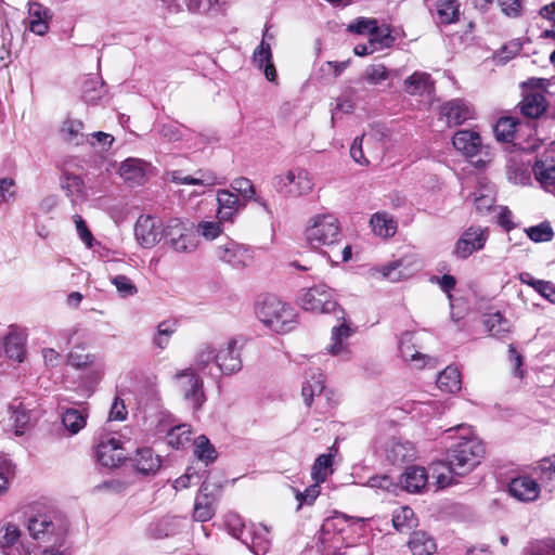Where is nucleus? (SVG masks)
Segmentation results:
<instances>
[{"instance_id":"nucleus-1","label":"nucleus","mask_w":555,"mask_h":555,"mask_svg":"<svg viewBox=\"0 0 555 555\" xmlns=\"http://www.w3.org/2000/svg\"><path fill=\"white\" fill-rule=\"evenodd\" d=\"M449 438L453 433L459 434L460 440L448 451V464L450 470L456 476H464L472 472L479 463L485 453V448L479 438L467 425L461 424L446 430Z\"/></svg>"},{"instance_id":"nucleus-2","label":"nucleus","mask_w":555,"mask_h":555,"mask_svg":"<svg viewBox=\"0 0 555 555\" xmlns=\"http://www.w3.org/2000/svg\"><path fill=\"white\" fill-rule=\"evenodd\" d=\"M255 312L266 327L279 334L291 332L297 324L295 309L274 295H267L259 299L256 302Z\"/></svg>"},{"instance_id":"nucleus-3","label":"nucleus","mask_w":555,"mask_h":555,"mask_svg":"<svg viewBox=\"0 0 555 555\" xmlns=\"http://www.w3.org/2000/svg\"><path fill=\"white\" fill-rule=\"evenodd\" d=\"M306 241L313 249L333 250L343 240L341 224L333 214L322 212L309 218L305 230Z\"/></svg>"},{"instance_id":"nucleus-4","label":"nucleus","mask_w":555,"mask_h":555,"mask_svg":"<svg viewBox=\"0 0 555 555\" xmlns=\"http://www.w3.org/2000/svg\"><path fill=\"white\" fill-rule=\"evenodd\" d=\"M299 306L312 313H334L337 319H344L345 310L335 299L334 291L325 284H319L301 291L298 297Z\"/></svg>"},{"instance_id":"nucleus-5","label":"nucleus","mask_w":555,"mask_h":555,"mask_svg":"<svg viewBox=\"0 0 555 555\" xmlns=\"http://www.w3.org/2000/svg\"><path fill=\"white\" fill-rule=\"evenodd\" d=\"M165 243L177 253L191 254L198 247L192 225L180 218H171L164 230Z\"/></svg>"},{"instance_id":"nucleus-6","label":"nucleus","mask_w":555,"mask_h":555,"mask_svg":"<svg viewBox=\"0 0 555 555\" xmlns=\"http://www.w3.org/2000/svg\"><path fill=\"white\" fill-rule=\"evenodd\" d=\"M313 179L304 168H294L273 179L275 190L289 197H298L310 193L313 189Z\"/></svg>"},{"instance_id":"nucleus-7","label":"nucleus","mask_w":555,"mask_h":555,"mask_svg":"<svg viewBox=\"0 0 555 555\" xmlns=\"http://www.w3.org/2000/svg\"><path fill=\"white\" fill-rule=\"evenodd\" d=\"M27 528L33 539L61 543L65 537V528L60 520H53L47 514H39L28 519Z\"/></svg>"},{"instance_id":"nucleus-8","label":"nucleus","mask_w":555,"mask_h":555,"mask_svg":"<svg viewBox=\"0 0 555 555\" xmlns=\"http://www.w3.org/2000/svg\"><path fill=\"white\" fill-rule=\"evenodd\" d=\"M183 398L193 411H198L206 398L203 391V380L194 369H185L176 374Z\"/></svg>"},{"instance_id":"nucleus-9","label":"nucleus","mask_w":555,"mask_h":555,"mask_svg":"<svg viewBox=\"0 0 555 555\" xmlns=\"http://www.w3.org/2000/svg\"><path fill=\"white\" fill-rule=\"evenodd\" d=\"M338 320L341 321V323L332 327L331 341L326 347V351L333 357L347 361L351 358L349 339L354 334L356 328H353L350 321L346 319V314L344 319Z\"/></svg>"},{"instance_id":"nucleus-10","label":"nucleus","mask_w":555,"mask_h":555,"mask_svg":"<svg viewBox=\"0 0 555 555\" xmlns=\"http://www.w3.org/2000/svg\"><path fill=\"white\" fill-rule=\"evenodd\" d=\"M164 230L158 217L141 215L134 224V236L142 247L152 248L164 237Z\"/></svg>"},{"instance_id":"nucleus-11","label":"nucleus","mask_w":555,"mask_h":555,"mask_svg":"<svg viewBox=\"0 0 555 555\" xmlns=\"http://www.w3.org/2000/svg\"><path fill=\"white\" fill-rule=\"evenodd\" d=\"M219 260L234 269H244L253 263L251 250L233 240H227L215 249Z\"/></svg>"},{"instance_id":"nucleus-12","label":"nucleus","mask_w":555,"mask_h":555,"mask_svg":"<svg viewBox=\"0 0 555 555\" xmlns=\"http://www.w3.org/2000/svg\"><path fill=\"white\" fill-rule=\"evenodd\" d=\"M489 236L487 228L469 227L456 241L453 254L460 259H466L475 251L481 250Z\"/></svg>"},{"instance_id":"nucleus-13","label":"nucleus","mask_w":555,"mask_h":555,"mask_svg":"<svg viewBox=\"0 0 555 555\" xmlns=\"http://www.w3.org/2000/svg\"><path fill=\"white\" fill-rule=\"evenodd\" d=\"M21 535L16 524L0 521V548L5 555H31V548L22 541Z\"/></svg>"},{"instance_id":"nucleus-14","label":"nucleus","mask_w":555,"mask_h":555,"mask_svg":"<svg viewBox=\"0 0 555 555\" xmlns=\"http://www.w3.org/2000/svg\"><path fill=\"white\" fill-rule=\"evenodd\" d=\"M242 366L241 348L235 339H230L217 348V369L221 374H235Z\"/></svg>"},{"instance_id":"nucleus-15","label":"nucleus","mask_w":555,"mask_h":555,"mask_svg":"<svg viewBox=\"0 0 555 555\" xmlns=\"http://www.w3.org/2000/svg\"><path fill=\"white\" fill-rule=\"evenodd\" d=\"M532 172L540 188L555 196V155L542 154L533 164Z\"/></svg>"},{"instance_id":"nucleus-16","label":"nucleus","mask_w":555,"mask_h":555,"mask_svg":"<svg viewBox=\"0 0 555 555\" xmlns=\"http://www.w3.org/2000/svg\"><path fill=\"white\" fill-rule=\"evenodd\" d=\"M95 455L98 462L105 467H116L126 459L120 441L111 436L101 438Z\"/></svg>"},{"instance_id":"nucleus-17","label":"nucleus","mask_w":555,"mask_h":555,"mask_svg":"<svg viewBox=\"0 0 555 555\" xmlns=\"http://www.w3.org/2000/svg\"><path fill=\"white\" fill-rule=\"evenodd\" d=\"M255 555H266L271 547L270 532L262 524H249L242 541Z\"/></svg>"},{"instance_id":"nucleus-18","label":"nucleus","mask_w":555,"mask_h":555,"mask_svg":"<svg viewBox=\"0 0 555 555\" xmlns=\"http://www.w3.org/2000/svg\"><path fill=\"white\" fill-rule=\"evenodd\" d=\"M385 453L386 460L392 465H401L411 462L416 455L414 444L401 438L390 439L386 444Z\"/></svg>"},{"instance_id":"nucleus-19","label":"nucleus","mask_w":555,"mask_h":555,"mask_svg":"<svg viewBox=\"0 0 555 555\" xmlns=\"http://www.w3.org/2000/svg\"><path fill=\"white\" fill-rule=\"evenodd\" d=\"M150 165L139 158H127L119 167L121 179L130 186L141 185L146 180Z\"/></svg>"},{"instance_id":"nucleus-20","label":"nucleus","mask_w":555,"mask_h":555,"mask_svg":"<svg viewBox=\"0 0 555 555\" xmlns=\"http://www.w3.org/2000/svg\"><path fill=\"white\" fill-rule=\"evenodd\" d=\"M511 495L524 502L534 501L540 492L538 482L528 476H520L512 479L508 486Z\"/></svg>"},{"instance_id":"nucleus-21","label":"nucleus","mask_w":555,"mask_h":555,"mask_svg":"<svg viewBox=\"0 0 555 555\" xmlns=\"http://www.w3.org/2000/svg\"><path fill=\"white\" fill-rule=\"evenodd\" d=\"M441 116L449 127L462 125L473 117V111L462 100H452L441 106Z\"/></svg>"},{"instance_id":"nucleus-22","label":"nucleus","mask_w":555,"mask_h":555,"mask_svg":"<svg viewBox=\"0 0 555 555\" xmlns=\"http://www.w3.org/2000/svg\"><path fill=\"white\" fill-rule=\"evenodd\" d=\"M453 146L467 157L476 156L482 147V141L478 132L460 130L453 135Z\"/></svg>"},{"instance_id":"nucleus-23","label":"nucleus","mask_w":555,"mask_h":555,"mask_svg":"<svg viewBox=\"0 0 555 555\" xmlns=\"http://www.w3.org/2000/svg\"><path fill=\"white\" fill-rule=\"evenodd\" d=\"M268 29L263 33V39L254 52L255 64L263 70L266 78L274 82L276 80V70L272 63V53L270 44L266 42V38H269Z\"/></svg>"},{"instance_id":"nucleus-24","label":"nucleus","mask_w":555,"mask_h":555,"mask_svg":"<svg viewBox=\"0 0 555 555\" xmlns=\"http://www.w3.org/2000/svg\"><path fill=\"white\" fill-rule=\"evenodd\" d=\"M29 29L36 35L43 36L48 33L49 21L52 14L49 9L36 1L28 3Z\"/></svg>"},{"instance_id":"nucleus-25","label":"nucleus","mask_w":555,"mask_h":555,"mask_svg":"<svg viewBox=\"0 0 555 555\" xmlns=\"http://www.w3.org/2000/svg\"><path fill=\"white\" fill-rule=\"evenodd\" d=\"M369 223L372 232L382 238L393 237L398 230V221L393 216L386 211H377L373 214Z\"/></svg>"},{"instance_id":"nucleus-26","label":"nucleus","mask_w":555,"mask_h":555,"mask_svg":"<svg viewBox=\"0 0 555 555\" xmlns=\"http://www.w3.org/2000/svg\"><path fill=\"white\" fill-rule=\"evenodd\" d=\"M428 474L424 467L410 466L402 474L401 483L403 488L411 493H420L426 487L431 485L428 482Z\"/></svg>"},{"instance_id":"nucleus-27","label":"nucleus","mask_w":555,"mask_h":555,"mask_svg":"<svg viewBox=\"0 0 555 555\" xmlns=\"http://www.w3.org/2000/svg\"><path fill=\"white\" fill-rule=\"evenodd\" d=\"M338 450L333 444L327 453L320 454L311 467V478L314 482H325L328 476L334 473L333 463Z\"/></svg>"},{"instance_id":"nucleus-28","label":"nucleus","mask_w":555,"mask_h":555,"mask_svg":"<svg viewBox=\"0 0 555 555\" xmlns=\"http://www.w3.org/2000/svg\"><path fill=\"white\" fill-rule=\"evenodd\" d=\"M182 519L178 517H166L149 524L146 534L152 539H164L179 532Z\"/></svg>"},{"instance_id":"nucleus-29","label":"nucleus","mask_w":555,"mask_h":555,"mask_svg":"<svg viewBox=\"0 0 555 555\" xmlns=\"http://www.w3.org/2000/svg\"><path fill=\"white\" fill-rule=\"evenodd\" d=\"M88 418V409L85 405L66 409L62 413V424L70 435H77L86 427Z\"/></svg>"},{"instance_id":"nucleus-30","label":"nucleus","mask_w":555,"mask_h":555,"mask_svg":"<svg viewBox=\"0 0 555 555\" xmlns=\"http://www.w3.org/2000/svg\"><path fill=\"white\" fill-rule=\"evenodd\" d=\"M208 483L204 481L201 486L199 494L195 499L193 516L194 519L197 521H207L215 514V509L212 506L214 499L208 493Z\"/></svg>"},{"instance_id":"nucleus-31","label":"nucleus","mask_w":555,"mask_h":555,"mask_svg":"<svg viewBox=\"0 0 555 555\" xmlns=\"http://www.w3.org/2000/svg\"><path fill=\"white\" fill-rule=\"evenodd\" d=\"M417 267L406 259H400L383 266L380 272L390 282H399L411 276Z\"/></svg>"},{"instance_id":"nucleus-32","label":"nucleus","mask_w":555,"mask_h":555,"mask_svg":"<svg viewBox=\"0 0 555 555\" xmlns=\"http://www.w3.org/2000/svg\"><path fill=\"white\" fill-rule=\"evenodd\" d=\"M171 182L176 184H190L211 186L216 184V176L208 171L198 170L194 176H183L181 171L173 170L168 173Z\"/></svg>"},{"instance_id":"nucleus-33","label":"nucleus","mask_w":555,"mask_h":555,"mask_svg":"<svg viewBox=\"0 0 555 555\" xmlns=\"http://www.w3.org/2000/svg\"><path fill=\"white\" fill-rule=\"evenodd\" d=\"M486 331L494 337H505L512 330V323L500 311L483 315Z\"/></svg>"},{"instance_id":"nucleus-34","label":"nucleus","mask_w":555,"mask_h":555,"mask_svg":"<svg viewBox=\"0 0 555 555\" xmlns=\"http://www.w3.org/2000/svg\"><path fill=\"white\" fill-rule=\"evenodd\" d=\"M132 461L137 470L144 475L153 474L160 467L159 456L155 455L150 448L137 450Z\"/></svg>"},{"instance_id":"nucleus-35","label":"nucleus","mask_w":555,"mask_h":555,"mask_svg":"<svg viewBox=\"0 0 555 555\" xmlns=\"http://www.w3.org/2000/svg\"><path fill=\"white\" fill-rule=\"evenodd\" d=\"M195 370L212 375L211 367H217V347L206 343L201 345L194 358Z\"/></svg>"},{"instance_id":"nucleus-36","label":"nucleus","mask_w":555,"mask_h":555,"mask_svg":"<svg viewBox=\"0 0 555 555\" xmlns=\"http://www.w3.org/2000/svg\"><path fill=\"white\" fill-rule=\"evenodd\" d=\"M546 109V101L541 92H529L520 102L521 113L530 118H538Z\"/></svg>"},{"instance_id":"nucleus-37","label":"nucleus","mask_w":555,"mask_h":555,"mask_svg":"<svg viewBox=\"0 0 555 555\" xmlns=\"http://www.w3.org/2000/svg\"><path fill=\"white\" fill-rule=\"evenodd\" d=\"M408 545L413 555H431L437 548L435 540L425 531L413 532Z\"/></svg>"},{"instance_id":"nucleus-38","label":"nucleus","mask_w":555,"mask_h":555,"mask_svg":"<svg viewBox=\"0 0 555 555\" xmlns=\"http://www.w3.org/2000/svg\"><path fill=\"white\" fill-rule=\"evenodd\" d=\"M433 88L430 75L424 72H415L404 80V90L411 95H422Z\"/></svg>"},{"instance_id":"nucleus-39","label":"nucleus","mask_w":555,"mask_h":555,"mask_svg":"<svg viewBox=\"0 0 555 555\" xmlns=\"http://www.w3.org/2000/svg\"><path fill=\"white\" fill-rule=\"evenodd\" d=\"M217 202L219 205L218 218L224 221L231 220L238 209L237 194L228 190H221L217 194Z\"/></svg>"},{"instance_id":"nucleus-40","label":"nucleus","mask_w":555,"mask_h":555,"mask_svg":"<svg viewBox=\"0 0 555 555\" xmlns=\"http://www.w3.org/2000/svg\"><path fill=\"white\" fill-rule=\"evenodd\" d=\"M9 420L14 427L15 435L22 436L30 422V414L28 410L23 405L21 401H14L9 406Z\"/></svg>"},{"instance_id":"nucleus-41","label":"nucleus","mask_w":555,"mask_h":555,"mask_svg":"<svg viewBox=\"0 0 555 555\" xmlns=\"http://www.w3.org/2000/svg\"><path fill=\"white\" fill-rule=\"evenodd\" d=\"M437 386L444 392L454 393L461 389V375L456 367L447 366L437 377Z\"/></svg>"},{"instance_id":"nucleus-42","label":"nucleus","mask_w":555,"mask_h":555,"mask_svg":"<svg viewBox=\"0 0 555 555\" xmlns=\"http://www.w3.org/2000/svg\"><path fill=\"white\" fill-rule=\"evenodd\" d=\"M474 203L477 211L480 214L489 212L495 203V190L493 185L480 184L474 192Z\"/></svg>"},{"instance_id":"nucleus-43","label":"nucleus","mask_w":555,"mask_h":555,"mask_svg":"<svg viewBox=\"0 0 555 555\" xmlns=\"http://www.w3.org/2000/svg\"><path fill=\"white\" fill-rule=\"evenodd\" d=\"M399 352L404 361L414 362L415 366L418 369L423 367L425 365V359H428L425 354L414 350L410 333H404L402 335L399 345Z\"/></svg>"},{"instance_id":"nucleus-44","label":"nucleus","mask_w":555,"mask_h":555,"mask_svg":"<svg viewBox=\"0 0 555 555\" xmlns=\"http://www.w3.org/2000/svg\"><path fill=\"white\" fill-rule=\"evenodd\" d=\"M324 376L322 373H313L301 390V395L307 406H310L314 397H321L324 391Z\"/></svg>"},{"instance_id":"nucleus-45","label":"nucleus","mask_w":555,"mask_h":555,"mask_svg":"<svg viewBox=\"0 0 555 555\" xmlns=\"http://www.w3.org/2000/svg\"><path fill=\"white\" fill-rule=\"evenodd\" d=\"M534 474L541 480V483L548 488L550 491L555 490V460L545 457L541 460L534 467Z\"/></svg>"},{"instance_id":"nucleus-46","label":"nucleus","mask_w":555,"mask_h":555,"mask_svg":"<svg viewBox=\"0 0 555 555\" xmlns=\"http://www.w3.org/2000/svg\"><path fill=\"white\" fill-rule=\"evenodd\" d=\"M456 0L437 1V21L440 24H452L459 20L460 11Z\"/></svg>"},{"instance_id":"nucleus-47","label":"nucleus","mask_w":555,"mask_h":555,"mask_svg":"<svg viewBox=\"0 0 555 555\" xmlns=\"http://www.w3.org/2000/svg\"><path fill=\"white\" fill-rule=\"evenodd\" d=\"M391 521L396 530L400 532L410 530L416 524L414 512L409 506L396 508L392 513Z\"/></svg>"},{"instance_id":"nucleus-48","label":"nucleus","mask_w":555,"mask_h":555,"mask_svg":"<svg viewBox=\"0 0 555 555\" xmlns=\"http://www.w3.org/2000/svg\"><path fill=\"white\" fill-rule=\"evenodd\" d=\"M4 351L10 359L22 362L25 354L23 337L16 333L8 334L4 339Z\"/></svg>"},{"instance_id":"nucleus-49","label":"nucleus","mask_w":555,"mask_h":555,"mask_svg":"<svg viewBox=\"0 0 555 555\" xmlns=\"http://www.w3.org/2000/svg\"><path fill=\"white\" fill-rule=\"evenodd\" d=\"M83 124L78 119H66L61 128L64 140L73 144H80L85 140Z\"/></svg>"},{"instance_id":"nucleus-50","label":"nucleus","mask_w":555,"mask_h":555,"mask_svg":"<svg viewBox=\"0 0 555 555\" xmlns=\"http://www.w3.org/2000/svg\"><path fill=\"white\" fill-rule=\"evenodd\" d=\"M166 438L170 447L182 449L191 440V428L186 424L177 425L168 431Z\"/></svg>"},{"instance_id":"nucleus-51","label":"nucleus","mask_w":555,"mask_h":555,"mask_svg":"<svg viewBox=\"0 0 555 555\" xmlns=\"http://www.w3.org/2000/svg\"><path fill=\"white\" fill-rule=\"evenodd\" d=\"M194 455L201 460L209 464L217 459V451L215 447L210 443L209 439L202 435L198 436L194 440Z\"/></svg>"},{"instance_id":"nucleus-52","label":"nucleus","mask_w":555,"mask_h":555,"mask_svg":"<svg viewBox=\"0 0 555 555\" xmlns=\"http://www.w3.org/2000/svg\"><path fill=\"white\" fill-rule=\"evenodd\" d=\"M518 122L513 117H502L494 126L495 138L501 142H511L514 138Z\"/></svg>"},{"instance_id":"nucleus-53","label":"nucleus","mask_w":555,"mask_h":555,"mask_svg":"<svg viewBox=\"0 0 555 555\" xmlns=\"http://www.w3.org/2000/svg\"><path fill=\"white\" fill-rule=\"evenodd\" d=\"M371 46H378V48H389L393 44L395 38L391 36V29L388 25L384 24L378 26L374 24L370 35Z\"/></svg>"},{"instance_id":"nucleus-54","label":"nucleus","mask_w":555,"mask_h":555,"mask_svg":"<svg viewBox=\"0 0 555 555\" xmlns=\"http://www.w3.org/2000/svg\"><path fill=\"white\" fill-rule=\"evenodd\" d=\"M528 237L534 243L550 242L554 237V231L548 221L539 223L538 225L529 227L525 229Z\"/></svg>"},{"instance_id":"nucleus-55","label":"nucleus","mask_w":555,"mask_h":555,"mask_svg":"<svg viewBox=\"0 0 555 555\" xmlns=\"http://www.w3.org/2000/svg\"><path fill=\"white\" fill-rule=\"evenodd\" d=\"M391 75V72L386 68L383 64H372L365 67L362 79L370 85H380L387 80Z\"/></svg>"},{"instance_id":"nucleus-56","label":"nucleus","mask_w":555,"mask_h":555,"mask_svg":"<svg viewBox=\"0 0 555 555\" xmlns=\"http://www.w3.org/2000/svg\"><path fill=\"white\" fill-rule=\"evenodd\" d=\"M431 477L435 478L434 486L436 490L446 488L453 483V475H456L454 472L450 470V465L440 463L436 464L431 467Z\"/></svg>"},{"instance_id":"nucleus-57","label":"nucleus","mask_w":555,"mask_h":555,"mask_svg":"<svg viewBox=\"0 0 555 555\" xmlns=\"http://www.w3.org/2000/svg\"><path fill=\"white\" fill-rule=\"evenodd\" d=\"M506 175L509 181L515 184H526L530 177L522 164L511 157L506 165Z\"/></svg>"},{"instance_id":"nucleus-58","label":"nucleus","mask_w":555,"mask_h":555,"mask_svg":"<svg viewBox=\"0 0 555 555\" xmlns=\"http://www.w3.org/2000/svg\"><path fill=\"white\" fill-rule=\"evenodd\" d=\"M224 526L228 532L235 539L243 541L248 526L245 525L242 517L235 513H229L224 517Z\"/></svg>"},{"instance_id":"nucleus-59","label":"nucleus","mask_w":555,"mask_h":555,"mask_svg":"<svg viewBox=\"0 0 555 555\" xmlns=\"http://www.w3.org/2000/svg\"><path fill=\"white\" fill-rule=\"evenodd\" d=\"M222 220H202L197 223L196 232L206 241L216 240L222 232Z\"/></svg>"},{"instance_id":"nucleus-60","label":"nucleus","mask_w":555,"mask_h":555,"mask_svg":"<svg viewBox=\"0 0 555 555\" xmlns=\"http://www.w3.org/2000/svg\"><path fill=\"white\" fill-rule=\"evenodd\" d=\"M112 284L116 287L121 297L134 296L138 288L134 283L126 275L118 274L112 279Z\"/></svg>"},{"instance_id":"nucleus-61","label":"nucleus","mask_w":555,"mask_h":555,"mask_svg":"<svg viewBox=\"0 0 555 555\" xmlns=\"http://www.w3.org/2000/svg\"><path fill=\"white\" fill-rule=\"evenodd\" d=\"M321 483L322 482H314L313 485L309 486L304 492L296 491V500L299 502L298 508H300L304 504L312 505L315 501V499L321 493Z\"/></svg>"},{"instance_id":"nucleus-62","label":"nucleus","mask_w":555,"mask_h":555,"mask_svg":"<svg viewBox=\"0 0 555 555\" xmlns=\"http://www.w3.org/2000/svg\"><path fill=\"white\" fill-rule=\"evenodd\" d=\"M366 486L373 489H380L388 492H392L397 488V485L388 475L372 476L367 479Z\"/></svg>"},{"instance_id":"nucleus-63","label":"nucleus","mask_w":555,"mask_h":555,"mask_svg":"<svg viewBox=\"0 0 555 555\" xmlns=\"http://www.w3.org/2000/svg\"><path fill=\"white\" fill-rule=\"evenodd\" d=\"M374 24H376L375 18L360 17L356 20L353 23H350L347 29L350 33L370 36L372 29H374Z\"/></svg>"},{"instance_id":"nucleus-64","label":"nucleus","mask_w":555,"mask_h":555,"mask_svg":"<svg viewBox=\"0 0 555 555\" xmlns=\"http://www.w3.org/2000/svg\"><path fill=\"white\" fill-rule=\"evenodd\" d=\"M83 182L80 177L73 173H64L62 179V188L68 192V194H79L82 192Z\"/></svg>"}]
</instances>
